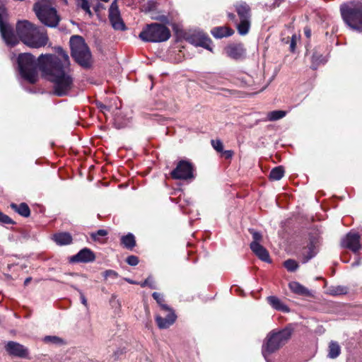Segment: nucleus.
I'll return each instance as SVG.
<instances>
[{
	"label": "nucleus",
	"instance_id": "obj_1",
	"mask_svg": "<svg viewBox=\"0 0 362 362\" xmlns=\"http://www.w3.org/2000/svg\"><path fill=\"white\" fill-rule=\"evenodd\" d=\"M59 57L54 54H41L37 60L30 53H21L17 58L19 73L30 83L37 79V68L49 76L54 84V93L57 96L67 95L74 86V80L69 74V57L61 47L57 48Z\"/></svg>",
	"mask_w": 362,
	"mask_h": 362
},
{
	"label": "nucleus",
	"instance_id": "obj_2",
	"mask_svg": "<svg viewBox=\"0 0 362 362\" xmlns=\"http://www.w3.org/2000/svg\"><path fill=\"white\" fill-rule=\"evenodd\" d=\"M7 11L3 4H0V33L7 45L13 47L18 43V38L31 48L45 47L49 40L47 32L31 23L28 21H19L16 24L17 36L13 27L7 23Z\"/></svg>",
	"mask_w": 362,
	"mask_h": 362
},
{
	"label": "nucleus",
	"instance_id": "obj_3",
	"mask_svg": "<svg viewBox=\"0 0 362 362\" xmlns=\"http://www.w3.org/2000/svg\"><path fill=\"white\" fill-rule=\"evenodd\" d=\"M294 331L293 325L288 324L281 329L269 332L262 344V352L265 359L288 343Z\"/></svg>",
	"mask_w": 362,
	"mask_h": 362
},
{
	"label": "nucleus",
	"instance_id": "obj_4",
	"mask_svg": "<svg viewBox=\"0 0 362 362\" xmlns=\"http://www.w3.org/2000/svg\"><path fill=\"white\" fill-rule=\"evenodd\" d=\"M340 13L349 27L362 32V1L354 0L342 4Z\"/></svg>",
	"mask_w": 362,
	"mask_h": 362
},
{
	"label": "nucleus",
	"instance_id": "obj_5",
	"mask_svg": "<svg viewBox=\"0 0 362 362\" xmlns=\"http://www.w3.org/2000/svg\"><path fill=\"white\" fill-rule=\"evenodd\" d=\"M71 55L80 66L88 68L91 64V52L83 37L73 35L70 40Z\"/></svg>",
	"mask_w": 362,
	"mask_h": 362
},
{
	"label": "nucleus",
	"instance_id": "obj_6",
	"mask_svg": "<svg viewBox=\"0 0 362 362\" xmlns=\"http://www.w3.org/2000/svg\"><path fill=\"white\" fill-rule=\"evenodd\" d=\"M33 10L42 23L49 28H56L60 21L55 8L49 0H40L34 4Z\"/></svg>",
	"mask_w": 362,
	"mask_h": 362
},
{
	"label": "nucleus",
	"instance_id": "obj_7",
	"mask_svg": "<svg viewBox=\"0 0 362 362\" xmlns=\"http://www.w3.org/2000/svg\"><path fill=\"white\" fill-rule=\"evenodd\" d=\"M171 36L170 30L165 25L152 23L146 25L139 33V38L144 42H163Z\"/></svg>",
	"mask_w": 362,
	"mask_h": 362
},
{
	"label": "nucleus",
	"instance_id": "obj_8",
	"mask_svg": "<svg viewBox=\"0 0 362 362\" xmlns=\"http://www.w3.org/2000/svg\"><path fill=\"white\" fill-rule=\"evenodd\" d=\"M194 167L189 160H181L170 173V175L175 180H192L194 178Z\"/></svg>",
	"mask_w": 362,
	"mask_h": 362
},
{
	"label": "nucleus",
	"instance_id": "obj_9",
	"mask_svg": "<svg viewBox=\"0 0 362 362\" xmlns=\"http://www.w3.org/2000/svg\"><path fill=\"white\" fill-rule=\"evenodd\" d=\"M108 18L112 28L118 30H124L125 24L122 21L117 5V0H114L109 8Z\"/></svg>",
	"mask_w": 362,
	"mask_h": 362
},
{
	"label": "nucleus",
	"instance_id": "obj_10",
	"mask_svg": "<svg viewBox=\"0 0 362 362\" xmlns=\"http://www.w3.org/2000/svg\"><path fill=\"white\" fill-rule=\"evenodd\" d=\"M319 238L316 236L310 235L309 243L306 247H304L301 252V262L305 264L311 259L315 257L318 253Z\"/></svg>",
	"mask_w": 362,
	"mask_h": 362
},
{
	"label": "nucleus",
	"instance_id": "obj_11",
	"mask_svg": "<svg viewBox=\"0 0 362 362\" xmlns=\"http://www.w3.org/2000/svg\"><path fill=\"white\" fill-rule=\"evenodd\" d=\"M360 239L361 236L358 233L350 231L341 239V245L351 250L354 253H357L361 248Z\"/></svg>",
	"mask_w": 362,
	"mask_h": 362
},
{
	"label": "nucleus",
	"instance_id": "obj_12",
	"mask_svg": "<svg viewBox=\"0 0 362 362\" xmlns=\"http://www.w3.org/2000/svg\"><path fill=\"white\" fill-rule=\"evenodd\" d=\"M187 41L196 47H202L211 51L212 43L211 39L203 32L198 31L190 34L187 37Z\"/></svg>",
	"mask_w": 362,
	"mask_h": 362
},
{
	"label": "nucleus",
	"instance_id": "obj_13",
	"mask_svg": "<svg viewBox=\"0 0 362 362\" xmlns=\"http://www.w3.org/2000/svg\"><path fill=\"white\" fill-rule=\"evenodd\" d=\"M5 349L11 356L25 358L28 356V350L23 345L13 341H8L5 345Z\"/></svg>",
	"mask_w": 362,
	"mask_h": 362
},
{
	"label": "nucleus",
	"instance_id": "obj_14",
	"mask_svg": "<svg viewBox=\"0 0 362 362\" xmlns=\"http://www.w3.org/2000/svg\"><path fill=\"white\" fill-rule=\"evenodd\" d=\"M95 259L94 252L89 248L85 247L81 250L77 254L69 258L71 263H88L92 262Z\"/></svg>",
	"mask_w": 362,
	"mask_h": 362
},
{
	"label": "nucleus",
	"instance_id": "obj_15",
	"mask_svg": "<svg viewBox=\"0 0 362 362\" xmlns=\"http://www.w3.org/2000/svg\"><path fill=\"white\" fill-rule=\"evenodd\" d=\"M165 316L156 315V322L159 329H167L172 325L176 320L177 316L172 308H169L167 312H162Z\"/></svg>",
	"mask_w": 362,
	"mask_h": 362
},
{
	"label": "nucleus",
	"instance_id": "obj_16",
	"mask_svg": "<svg viewBox=\"0 0 362 362\" xmlns=\"http://www.w3.org/2000/svg\"><path fill=\"white\" fill-rule=\"evenodd\" d=\"M228 57L235 60H240L245 57L246 49L243 44H231L226 47Z\"/></svg>",
	"mask_w": 362,
	"mask_h": 362
},
{
	"label": "nucleus",
	"instance_id": "obj_17",
	"mask_svg": "<svg viewBox=\"0 0 362 362\" xmlns=\"http://www.w3.org/2000/svg\"><path fill=\"white\" fill-rule=\"evenodd\" d=\"M250 247L259 259L265 262H271L269 252L262 245L257 244L256 243H251Z\"/></svg>",
	"mask_w": 362,
	"mask_h": 362
},
{
	"label": "nucleus",
	"instance_id": "obj_18",
	"mask_svg": "<svg viewBox=\"0 0 362 362\" xmlns=\"http://www.w3.org/2000/svg\"><path fill=\"white\" fill-rule=\"evenodd\" d=\"M267 301L276 310L284 313H288L291 311L290 308L280 298L275 296H268Z\"/></svg>",
	"mask_w": 362,
	"mask_h": 362
},
{
	"label": "nucleus",
	"instance_id": "obj_19",
	"mask_svg": "<svg viewBox=\"0 0 362 362\" xmlns=\"http://www.w3.org/2000/svg\"><path fill=\"white\" fill-rule=\"evenodd\" d=\"M341 352V348L339 344L336 341H330L328 344L327 357L329 358H337Z\"/></svg>",
	"mask_w": 362,
	"mask_h": 362
},
{
	"label": "nucleus",
	"instance_id": "obj_20",
	"mask_svg": "<svg viewBox=\"0 0 362 362\" xmlns=\"http://www.w3.org/2000/svg\"><path fill=\"white\" fill-rule=\"evenodd\" d=\"M53 239L59 245H66L72 243L71 234L66 232L54 234Z\"/></svg>",
	"mask_w": 362,
	"mask_h": 362
},
{
	"label": "nucleus",
	"instance_id": "obj_21",
	"mask_svg": "<svg viewBox=\"0 0 362 362\" xmlns=\"http://www.w3.org/2000/svg\"><path fill=\"white\" fill-rule=\"evenodd\" d=\"M11 208L23 217L27 218L30 215V208L26 203L23 202L20 204L12 203L11 204Z\"/></svg>",
	"mask_w": 362,
	"mask_h": 362
},
{
	"label": "nucleus",
	"instance_id": "obj_22",
	"mask_svg": "<svg viewBox=\"0 0 362 362\" xmlns=\"http://www.w3.org/2000/svg\"><path fill=\"white\" fill-rule=\"evenodd\" d=\"M234 31L227 27H216L211 30V34L216 38H223L230 36Z\"/></svg>",
	"mask_w": 362,
	"mask_h": 362
},
{
	"label": "nucleus",
	"instance_id": "obj_23",
	"mask_svg": "<svg viewBox=\"0 0 362 362\" xmlns=\"http://www.w3.org/2000/svg\"><path fill=\"white\" fill-rule=\"evenodd\" d=\"M236 12L240 20L250 19V8L246 3L236 6Z\"/></svg>",
	"mask_w": 362,
	"mask_h": 362
},
{
	"label": "nucleus",
	"instance_id": "obj_24",
	"mask_svg": "<svg viewBox=\"0 0 362 362\" xmlns=\"http://www.w3.org/2000/svg\"><path fill=\"white\" fill-rule=\"evenodd\" d=\"M120 240L123 247L127 250H132L136 246L135 237L131 233H129L126 235L122 236Z\"/></svg>",
	"mask_w": 362,
	"mask_h": 362
},
{
	"label": "nucleus",
	"instance_id": "obj_25",
	"mask_svg": "<svg viewBox=\"0 0 362 362\" xmlns=\"http://www.w3.org/2000/svg\"><path fill=\"white\" fill-rule=\"evenodd\" d=\"M290 289L295 293L302 296H309V290L297 281L289 283Z\"/></svg>",
	"mask_w": 362,
	"mask_h": 362
},
{
	"label": "nucleus",
	"instance_id": "obj_26",
	"mask_svg": "<svg viewBox=\"0 0 362 362\" xmlns=\"http://www.w3.org/2000/svg\"><path fill=\"white\" fill-rule=\"evenodd\" d=\"M250 27V19H243L240 20V22L237 23V29L238 33L241 35H246Z\"/></svg>",
	"mask_w": 362,
	"mask_h": 362
},
{
	"label": "nucleus",
	"instance_id": "obj_27",
	"mask_svg": "<svg viewBox=\"0 0 362 362\" xmlns=\"http://www.w3.org/2000/svg\"><path fill=\"white\" fill-rule=\"evenodd\" d=\"M284 175V169L283 166L279 165L274 168L269 173V179L271 180H279Z\"/></svg>",
	"mask_w": 362,
	"mask_h": 362
},
{
	"label": "nucleus",
	"instance_id": "obj_28",
	"mask_svg": "<svg viewBox=\"0 0 362 362\" xmlns=\"http://www.w3.org/2000/svg\"><path fill=\"white\" fill-rule=\"evenodd\" d=\"M152 297L160 305L161 312H167V310H169V308H170L168 305L164 303V297L162 293L153 292L152 293Z\"/></svg>",
	"mask_w": 362,
	"mask_h": 362
},
{
	"label": "nucleus",
	"instance_id": "obj_29",
	"mask_svg": "<svg viewBox=\"0 0 362 362\" xmlns=\"http://www.w3.org/2000/svg\"><path fill=\"white\" fill-rule=\"evenodd\" d=\"M325 62L326 60L322 54L314 52L312 56L310 68L315 70L320 64H325Z\"/></svg>",
	"mask_w": 362,
	"mask_h": 362
},
{
	"label": "nucleus",
	"instance_id": "obj_30",
	"mask_svg": "<svg viewBox=\"0 0 362 362\" xmlns=\"http://www.w3.org/2000/svg\"><path fill=\"white\" fill-rule=\"evenodd\" d=\"M287 114L284 110H274L269 112L267 115V119L269 121H276L284 118Z\"/></svg>",
	"mask_w": 362,
	"mask_h": 362
},
{
	"label": "nucleus",
	"instance_id": "obj_31",
	"mask_svg": "<svg viewBox=\"0 0 362 362\" xmlns=\"http://www.w3.org/2000/svg\"><path fill=\"white\" fill-rule=\"evenodd\" d=\"M43 341L45 343H50L57 345H62L64 344V339L57 336H45L43 339Z\"/></svg>",
	"mask_w": 362,
	"mask_h": 362
},
{
	"label": "nucleus",
	"instance_id": "obj_32",
	"mask_svg": "<svg viewBox=\"0 0 362 362\" xmlns=\"http://www.w3.org/2000/svg\"><path fill=\"white\" fill-rule=\"evenodd\" d=\"M285 268L291 272H295L298 268V264L294 259H288L284 263Z\"/></svg>",
	"mask_w": 362,
	"mask_h": 362
},
{
	"label": "nucleus",
	"instance_id": "obj_33",
	"mask_svg": "<svg viewBox=\"0 0 362 362\" xmlns=\"http://www.w3.org/2000/svg\"><path fill=\"white\" fill-rule=\"evenodd\" d=\"M348 291V288L346 286H337L335 287H333L331 290V294L337 296V295H342L346 294Z\"/></svg>",
	"mask_w": 362,
	"mask_h": 362
},
{
	"label": "nucleus",
	"instance_id": "obj_34",
	"mask_svg": "<svg viewBox=\"0 0 362 362\" xmlns=\"http://www.w3.org/2000/svg\"><path fill=\"white\" fill-rule=\"evenodd\" d=\"M250 233L252 235L253 240L252 243H256L257 244H260V241L262 240V235L261 233L255 230V229L250 228Z\"/></svg>",
	"mask_w": 362,
	"mask_h": 362
},
{
	"label": "nucleus",
	"instance_id": "obj_35",
	"mask_svg": "<svg viewBox=\"0 0 362 362\" xmlns=\"http://www.w3.org/2000/svg\"><path fill=\"white\" fill-rule=\"evenodd\" d=\"M140 286L141 287L149 286L152 289L157 288L155 281L151 276L148 277L144 281L141 282Z\"/></svg>",
	"mask_w": 362,
	"mask_h": 362
},
{
	"label": "nucleus",
	"instance_id": "obj_36",
	"mask_svg": "<svg viewBox=\"0 0 362 362\" xmlns=\"http://www.w3.org/2000/svg\"><path fill=\"white\" fill-rule=\"evenodd\" d=\"M0 223L1 224H14L15 222L7 215L0 211Z\"/></svg>",
	"mask_w": 362,
	"mask_h": 362
},
{
	"label": "nucleus",
	"instance_id": "obj_37",
	"mask_svg": "<svg viewBox=\"0 0 362 362\" xmlns=\"http://www.w3.org/2000/svg\"><path fill=\"white\" fill-rule=\"evenodd\" d=\"M107 235V231L106 230L100 229V230H98L95 233H93L91 234V238L94 240H99V236L103 237V236H105Z\"/></svg>",
	"mask_w": 362,
	"mask_h": 362
},
{
	"label": "nucleus",
	"instance_id": "obj_38",
	"mask_svg": "<svg viewBox=\"0 0 362 362\" xmlns=\"http://www.w3.org/2000/svg\"><path fill=\"white\" fill-rule=\"evenodd\" d=\"M139 262V258L135 255H129L126 259V262L130 266H136Z\"/></svg>",
	"mask_w": 362,
	"mask_h": 362
},
{
	"label": "nucleus",
	"instance_id": "obj_39",
	"mask_svg": "<svg viewBox=\"0 0 362 362\" xmlns=\"http://www.w3.org/2000/svg\"><path fill=\"white\" fill-rule=\"evenodd\" d=\"M211 144L214 148L218 152H221L223 150V144L220 140H211Z\"/></svg>",
	"mask_w": 362,
	"mask_h": 362
},
{
	"label": "nucleus",
	"instance_id": "obj_40",
	"mask_svg": "<svg viewBox=\"0 0 362 362\" xmlns=\"http://www.w3.org/2000/svg\"><path fill=\"white\" fill-rule=\"evenodd\" d=\"M80 7L90 16L92 15V13L90 9V5H89L88 0H81V2L80 4Z\"/></svg>",
	"mask_w": 362,
	"mask_h": 362
},
{
	"label": "nucleus",
	"instance_id": "obj_41",
	"mask_svg": "<svg viewBox=\"0 0 362 362\" xmlns=\"http://www.w3.org/2000/svg\"><path fill=\"white\" fill-rule=\"evenodd\" d=\"M103 276L105 278L111 277L116 279L118 276V274L114 270L108 269L105 271Z\"/></svg>",
	"mask_w": 362,
	"mask_h": 362
},
{
	"label": "nucleus",
	"instance_id": "obj_42",
	"mask_svg": "<svg viewBox=\"0 0 362 362\" xmlns=\"http://www.w3.org/2000/svg\"><path fill=\"white\" fill-rule=\"evenodd\" d=\"M222 153V156L223 158H225L226 159H230L232 158L233 155V151H230V150H223V151H221Z\"/></svg>",
	"mask_w": 362,
	"mask_h": 362
},
{
	"label": "nucleus",
	"instance_id": "obj_43",
	"mask_svg": "<svg viewBox=\"0 0 362 362\" xmlns=\"http://www.w3.org/2000/svg\"><path fill=\"white\" fill-rule=\"evenodd\" d=\"M296 45V36L293 35L291 37V43H290V50L291 52H294Z\"/></svg>",
	"mask_w": 362,
	"mask_h": 362
},
{
	"label": "nucleus",
	"instance_id": "obj_44",
	"mask_svg": "<svg viewBox=\"0 0 362 362\" xmlns=\"http://www.w3.org/2000/svg\"><path fill=\"white\" fill-rule=\"evenodd\" d=\"M156 20L160 21V22H162L164 24H169L170 23V21H169L168 17L165 16V15H162V16H160L157 17Z\"/></svg>",
	"mask_w": 362,
	"mask_h": 362
},
{
	"label": "nucleus",
	"instance_id": "obj_45",
	"mask_svg": "<svg viewBox=\"0 0 362 362\" xmlns=\"http://www.w3.org/2000/svg\"><path fill=\"white\" fill-rule=\"evenodd\" d=\"M78 292L80 293V298H81V303L86 308H88V302H87V299L85 297L84 294L83 293V292L80 290H78Z\"/></svg>",
	"mask_w": 362,
	"mask_h": 362
},
{
	"label": "nucleus",
	"instance_id": "obj_46",
	"mask_svg": "<svg viewBox=\"0 0 362 362\" xmlns=\"http://www.w3.org/2000/svg\"><path fill=\"white\" fill-rule=\"evenodd\" d=\"M305 35L307 37H310L311 35V30L310 29H305Z\"/></svg>",
	"mask_w": 362,
	"mask_h": 362
},
{
	"label": "nucleus",
	"instance_id": "obj_47",
	"mask_svg": "<svg viewBox=\"0 0 362 362\" xmlns=\"http://www.w3.org/2000/svg\"><path fill=\"white\" fill-rule=\"evenodd\" d=\"M31 280H32V278H31V277H28V278H26V279H25V281H24V285H25V286L28 285V284L31 281Z\"/></svg>",
	"mask_w": 362,
	"mask_h": 362
},
{
	"label": "nucleus",
	"instance_id": "obj_48",
	"mask_svg": "<svg viewBox=\"0 0 362 362\" xmlns=\"http://www.w3.org/2000/svg\"><path fill=\"white\" fill-rule=\"evenodd\" d=\"M228 18L230 19H231V20H235V16L233 13H228Z\"/></svg>",
	"mask_w": 362,
	"mask_h": 362
},
{
	"label": "nucleus",
	"instance_id": "obj_49",
	"mask_svg": "<svg viewBox=\"0 0 362 362\" xmlns=\"http://www.w3.org/2000/svg\"><path fill=\"white\" fill-rule=\"evenodd\" d=\"M359 264H360V262H359V260H358V261H357V262H354V263L352 264V266H354H354H357V265H359Z\"/></svg>",
	"mask_w": 362,
	"mask_h": 362
},
{
	"label": "nucleus",
	"instance_id": "obj_50",
	"mask_svg": "<svg viewBox=\"0 0 362 362\" xmlns=\"http://www.w3.org/2000/svg\"><path fill=\"white\" fill-rule=\"evenodd\" d=\"M126 281H127V282L130 283V284H135V282H134V281H133L132 280H130V279H126Z\"/></svg>",
	"mask_w": 362,
	"mask_h": 362
},
{
	"label": "nucleus",
	"instance_id": "obj_51",
	"mask_svg": "<svg viewBox=\"0 0 362 362\" xmlns=\"http://www.w3.org/2000/svg\"><path fill=\"white\" fill-rule=\"evenodd\" d=\"M116 298V296L115 295H112V298Z\"/></svg>",
	"mask_w": 362,
	"mask_h": 362
}]
</instances>
